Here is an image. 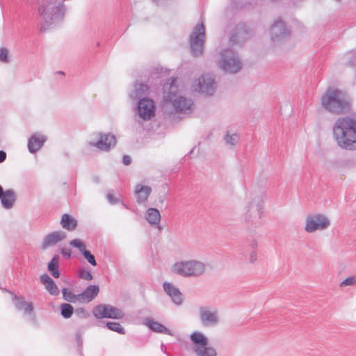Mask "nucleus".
Masks as SVG:
<instances>
[{"label": "nucleus", "mask_w": 356, "mask_h": 356, "mask_svg": "<svg viewBox=\"0 0 356 356\" xmlns=\"http://www.w3.org/2000/svg\"><path fill=\"white\" fill-rule=\"evenodd\" d=\"M177 79L171 78L163 86L162 108L165 113L188 114L193 110V102L191 98L178 94Z\"/></svg>", "instance_id": "obj_1"}, {"label": "nucleus", "mask_w": 356, "mask_h": 356, "mask_svg": "<svg viewBox=\"0 0 356 356\" xmlns=\"http://www.w3.org/2000/svg\"><path fill=\"white\" fill-rule=\"evenodd\" d=\"M333 137L337 145L345 150H356V120L339 118L333 126Z\"/></svg>", "instance_id": "obj_2"}, {"label": "nucleus", "mask_w": 356, "mask_h": 356, "mask_svg": "<svg viewBox=\"0 0 356 356\" xmlns=\"http://www.w3.org/2000/svg\"><path fill=\"white\" fill-rule=\"evenodd\" d=\"M65 8L55 0H47L38 8V21L41 31L54 27L63 18Z\"/></svg>", "instance_id": "obj_3"}, {"label": "nucleus", "mask_w": 356, "mask_h": 356, "mask_svg": "<svg viewBox=\"0 0 356 356\" xmlns=\"http://www.w3.org/2000/svg\"><path fill=\"white\" fill-rule=\"evenodd\" d=\"M321 100L322 106L332 113L341 114L349 109L350 99L348 95L337 88H328Z\"/></svg>", "instance_id": "obj_4"}, {"label": "nucleus", "mask_w": 356, "mask_h": 356, "mask_svg": "<svg viewBox=\"0 0 356 356\" xmlns=\"http://www.w3.org/2000/svg\"><path fill=\"white\" fill-rule=\"evenodd\" d=\"M264 200V193L261 191L251 192L248 195L243 213L246 222L253 224L257 219L261 218Z\"/></svg>", "instance_id": "obj_5"}, {"label": "nucleus", "mask_w": 356, "mask_h": 356, "mask_svg": "<svg viewBox=\"0 0 356 356\" xmlns=\"http://www.w3.org/2000/svg\"><path fill=\"white\" fill-rule=\"evenodd\" d=\"M205 270V264L195 259L177 261L171 267V271L173 273L186 277H200L204 273Z\"/></svg>", "instance_id": "obj_6"}, {"label": "nucleus", "mask_w": 356, "mask_h": 356, "mask_svg": "<svg viewBox=\"0 0 356 356\" xmlns=\"http://www.w3.org/2000/svg\"><path fill=\"white\" fill-rule=\"evenodd\" d=\"M219 55L217 63L221 70L229 74H235L240 71L242 62L232 48L222 49Z\"/></svg>", "instance_id": "obj_7"}, {"label": "nucleus", "mask_w": 356, "mask_h": 356, "mask_svg": "<svg viewBox=\"0 0 356 356\" xmlns=\"http://www.w3.org/2000/svg\"><path fill=\"white\" fill-rule=\"evenodd\" d=\"M189 339L196 356H218L216 350L209 346V339L203 332L195 331L190 334Z\"/></svg>", "instance_id": "obj_8"}, {"label": "nucleus", "mask_w": 356, "mask_h": 356, "mask_svg": "<svg viewBox=\"0 0 356 356\" xmlns=\"http://www.w3.org/2000/svg\"><path fill=\"white\" fill-rule=\"evenodd\" d=\"M330 226L329 218L321 213L308 214L305 220L304 230L308 234L323 232Z\"/></svg>", "instance_id": "obj_9"}, {"label": "nucleus", "mask_w": 356, "mask_h": 356, "mask_svg": "<svg viewBox=\"0 0 356 356\" xmlns=\"http://www.w3.org/2000/svg\"><path fill=\"white\" fill-rule=\"evenodd\" d=\"M191 86L195 92L206 96H211L216 92L217 83L213 74H205L195 79Z\"/></svg>", "instance_id": "obj_10"}, {"label": "nucleus", "mask_w": 356, "mask_h": 356, "mask_svg": "<svg viewBox=\"0 0 356 356\" xmlns=\"http://www.w3.org/2000/svg\"><path fill=\"white\" fill-rule=\"evenodd\" d=\"M205 29L202 22L198 23L190 35L189 43L193 56H200L204 50L205 40Z\"/></svg>", "instance_id": "obj_11"}, {"label": "nucleus", "mask_w": 356, "mask_h": 356, "mask_svg": "<svg viewBox=\"0 0 356 356\" xmlns=\"http://www.w3.org/2000/svg\"><path fill=\"white\" fill-rule=\"evenodd\" d=\"M87 144L90 147L107 152L115 145L116 138L114 135L110 133L97 132L90 136Z\"/></svg>", "instance_id": "obj_12"}, {"label": "nucleus", "mask_w": 356, "mask_h": 356, "mask_svg": "<svg viewBox=\"0 0 356 356\" xmlns=\"http://www.w3.org/2000/svg\"><path fill=\"white\" fill-rule=\"evenodd\" d=\"M199 321L204 327H214L220 323L217 308L211 306H200L198 308Z\"/></svg>", "instance_id": "obj_13"}, {"label": "nucleus", "mask_w": 356, "mask_h": 356, "mask_svg": "<svg viewBox=\"0 0 356 356\" xmlns=\"http://www.w3.org/2000/svg\"><path fill=\"white\" fill-rule=\"evenodd\" d=\"M92 314L98 319L104 318L122 319L124 316V312L120 309L107 304L97 305L93 308Z\"/></svg>", "instance_id": "obj_14"}, {"label": "nucleus", "mask_w": 356, "mask_h": 356, "mask_svg": "<svg viewBox=\"0 0 356 356\" xmlns=\"http://www.w3.org/2000/svg\"><path fill=\"white\" fill-rule=\"evenodd\" d=\"M270 39L274 44H281L286 41L290 37V31L285 24L277 19L270 27Z\"/></svg>", "instance_id": "obj_15"}, {"label": "nucleus", "mask_w": 356, "mask_h": 356, "mask_svg": "<svg viewBox=\"0 0 356 356\" xmlns=\"http://www.w3.org/2000/svg\"><path fill=\"white\" fill-rule=\"evenodd\" d=\"M137 113L146 121L150 120L155 114L154 102L149 98H142L138 102Z\"/></svg>", "instance_id": "obj_16"}, {"label": "nucleus", "mask_w": 356, "mask_h": 356, "mask_svg": "<svg viewBox=\"0 0 356 356\" xmlns=\"http://www.w3.org/2000/svg\"><path fill=\"white\" fill-rule=\"evenodd\" d=\"M17 200V195L14 190L8 189L3 191L0 185V200L1 206L5 209H12Z\"/></svg>", "instance_id": "obj_17"}, {"label": "nucleus", "mask_w": 356, "mask_h": 356, "mask_svg": "<svg viewBox=\"0 0 356 356\" xmlns=\"http://www.w3.org/2000/svg\"><path fill=\"white\" fill-rule=\"evenodd\" d=\"M165 293L170 297L173 303L180 305L183 302V295L179 289L172 283L165 282L163 284Z\"/></svg>", "instance_id": "obj_18"}, {"label": "nucleus", "mask_w": 356, "mask_h": 356, "mask_svg": "<svg viewBox=\"0 0 356 356\" xmlns=\"http://www.w3.org/2000/svg\"><path fill=\"white\" fill-rule=\"evenodd\" d=\"M66 237V234L62 231H56L47 234L43 239L41 248L46 250L52 247Z\"/></svg>", "instance_id": "obj_19"}, {"label": "nucleus", "mask_w": 356, "mask_h": 356, "mask_svg": "<svg viewBox=\"0 0 356 356\" xmlns=\"http://www.w3.org/2000/svg\"><path fill=\"white\" fill-rule=\"evenodd\" d=\"M47 138L40 133H35L28 140L29 151L33 154L38 152L44 145Z\"/></svg>", "instance_id": "obj_20"}, {"label": "nucleus", "mask_w": 356, "mask_h": 356, "mask_svg": "<svg viewBox=\"0 0 356 356\" xmlns=\"http://www.w3.org/2000/svg\"><path fill=\"white\" fill-rule=\"evenodd\" d=\"M14 305L17 310L22 311L25 315H31L33 310L31 302L25 300L24 297L13 296Z\"/></svg>", "instance_id": "obj_21"}, {"label": "nucleus", "mask_w": 356, "mask_h": 356, "mask_svg": "<svg viewBox=\"0 0 356 356\" xmlns=\"http://www.w3.org/2000/svg\"><path fill=\"white\" fill-rule=\"evenodd\" d=\"M151 192V187L148 186H144L142 184H137L135 187L134 191L136 202L138 204H143L147 200Z\"/></svg>", "instance_id": "obj_22"}, {"label": "nucleus", "mask_w": 356, "mask_h": 356, "mask_svg": "<svg viewBox=\"0 0 356 356\" xmlns=\"http://www.w3.org/2000/svg\"><path fill=\"white\" fill-rule=\"evenodd\" d=\"M147 87L143 83H135L133 88L129 92V96L133 101L140 100L142 98H145L147 94Z\"/></svg>", "instance_id": "obj_23"}, {"label": "nucleus", "mask_w": 356, "mask_h": 356, "mask_svg": "<svg viewBox=\"0 0 356 356\" xmlns=\"http://www.w3.org/2000/svg\"><path fill=\"white\" fill-rule=\"evenodd\" d=\"M99 291L97 285L88 286L81 293H80L81 303L91 302L98 294Z\"/></svg>", "instance_id": "obj_24"}, {"label": "nucleus", "mask_w": 356, "mask_h": 356, "mask_svg": "<svg viewBox=\"0 0 356 356\" xmlns=\"http://www.w3.org/2000/svg\"><path fill=\"white\" fill-rule=\"evenodd\" d=\"M145 218L152 227H158L159 229H161V227L159 226L161 214L157 209L149 208L146 211Z\"/></svg>", "instance_id": "obj_25"}, {"label": "nucleus", "mask_w": 356, "mask_h": 356, "mask_svg": "<svg viewBox=\"0 0 356 356\" xmlns=\"http://www.w3.org/2000/svg\"><path fill=\"white\" fill-rule=\"evenodd\" d=\"M40 282L45 286L47 291L52 296H57L59 294V289L53 280L47 274H43L40 276Z\"/></svg>", "instance_id": "obj_26"}, {"label": "nucleus", "mask_w": 356, "mask_h": 356, "mask_svg": "<svg viewBox=\"0 0 356 356\" xmlns=\"http://www.w3.org/2000/svg\"><path fill=\"white\" fill-rule=\"evenodd\" d=\"M145 325L151 330H152L155 332L163 333V334H165L170 335V336L173 335L172 332L169 329L165 327L162 324H161L156 321H154L152 319L147 318L146 320Z\"/></svg>", "instance_id": "obj_27"}, {"label": "nucleus", "mask_w": 356, "mask_h": 356, "mask_svg": "<svg viewBox=\"0 0 356 356\" xmlns=\"http://www.w3.org/2000/svg\"><path fill=\"white\" fill-rule=\"evenodd\" d=\"M60 224L64 229L72 231L76 228L77 222L73 217L65 213L62 216Z\"/></svg>", "instance_id": "obj_28"}, {"label": "nucleus", "mask_w": 356, "mask_h": 356, "mask_svg": "<svg viewBox=\"0 0 356 356\" xmlns=\"http://www.w3.org/2000/svg\"><path fill=\"white\" fill-rule=\"evenodd\" d=\"M58 262L59 256L56 254L48 264V270L55 278H58L60 276V273L58 270Z\"/></svg>", "instance_id": "obj_29"}, {"label": "nucleus", "mask_w": 356, "mask_h": 356, "mask_svg": "<svg viewBox=\"0 0 356 356\" xmlns=\"http://www.w3.org/2000/svg\"><path fill=\"white\" fill-rule=\"evenodd\" d=\"M62 293H63V298L66 301L72 302V303H76V302L81 303L80 293L75 295L72 291H70V290H68L66 288H64L62 289Z\"/></svg>", "instance_id": "obj_30"}, {"label": "nucleus", "mask_w": 356, "mask_h": 356, "mask_svg": "<svg viewBox=\"0 0 356 356\" xmlns=\"http://www.w3.org/2000/svg\"><path fill=\"white\" fill-rule=\"evenodd\" d=\"M239 136L235 132L227 131L224 137L225 142L227 145L230 147H234L239 141Z\"/></svg>", "instance_id": "obj_31"}, {"label": "nucleus", "mask_w": 356, "mask_h": 356, "mask_svg": "<svg viewBox=\"0 0 356 356\" xmlns=\"http://www.w3.org/2000/svg\"><path fill=\"white\" fill-rule=\"evenodd\" d=\"M74 312L73 307L68 303H63L60 305V314L64 318H69Z\"/></svg>", "instance_id": "obj_32"}, {"label": "nucleus", "mask_w": 356, "mask_h": 356, "mask_svg": "<svg viewBox=\"0 0 356 356\" xmlns=\"http://www.w3.org/2000/svg\"><path fill=\"white\" fill-rule=\"evenodd\" d=\"M106 327L108 329L116 332L121 334H125V330L124 327L119 323L116 322H108L106 323Z\"/></svg>", "instance_id": "obj_33"}, {"label": "nucleus", "mask_w": 356, "mask_h": 356, "mask_svg": "<svg viewBox=\"0 0 356 356\" xmlns=\"http://www.w3.org/2000/svg\"><path fill=\"white\" fill-rule=\"evenodd\" d=\"M245 34L244 32L239 30V28L237 27L236 32L233 33L230 38H229V42L232 44H238L240 43L241 40L240 38H242V36Z\"/></svg>", "instance_id": "obj_34"}, {"label": "nucleus", "mask_w": 356, "mask_h": 356, "mask_svg": "<svg viewBox=\"0 0 356 356\" xmlns=\"http://www.w3.org/2000/svg\"><path fill=\"white\" fill-rule=\"evenodd\" d=\"M70 245L72 247L77 248L81 254L83 252L84 250H86V245L80 239L75 238L70 241Z\"/></svg>", "instance_id": "obj_35"}, {"label": "nucleus", "mask_w": 356, "mask_h": 356, "mask_svg": "<svg viewBox=\"0 0 356 356\" xmlns=\"http://www.w3.org/2000/svg\"><path fill=\"white\" fill-rule=\"evenodd\" d=\"M356 284V275L350 276L340 282V287L351 286Z\"/></svg>", "instance_id": "obj_36"}, {"label": "nucleus", "mask_w": 356, "mask_h": 356, "mask_svg": "<svg viewBox=\"0 0 356 356\" xmlns=\"http://www.w3.org/2000/svg\"><path fill=\"white\" fill-rule=\"evenodd\" d=\"M85 259L90 263L92 266H95L97 265V262L95 258V256L91 254L89 250H84L82 253Z\"/></svg>", "instance_id": "obj_37"}, {"label": "nucleus", "mask_w": 356, "mask_h": 356, "mask_svg": "<svg viewBox=\"0 0 356 356\" xmlns=\"http://www.w3.org/2000/svg\"><path fill=\"white\" fill-rule=\"evenodd\" d=\"M79 276L80 278L86 280V281H90L92 280V275L91 273L86 269H80L79 270Z\"/></svg>", "instance_id": "obj_38"}, {"label": "nucleus", "mask_w": 356, "mask_h": 356, "mask_svg": "<svg viewBox=\"0 0 356 356\" xmlns=\"http://www.w3.org/2000/svg\"><path fill=\"white\" fill-rule=\"evenodd\" d=\"M0 61L4 63H8L10 62L8 51L6 48L0 49Z\"/></svg>", "instance_id": "obj_39"}, {"label": "nucleus", "mask_w": 356, "mask_h": 356, "mask_svg": "<svg viewBox=\"0 0 356 356\" xmlns=\"http://www.w3.org/2000/svg\"><path fill=\"white\" fill-rule=\"evenodd\" d=\"M75 314L81 318H87L90 314L84 308H78L75 311Z\"/></svg>", "instance_id": "obj_40"}, {"label": "nucleus", "mask_w": 356, "mask_h": 356, "mask_svg": "<svg viewBox=\"0 0 356 356\" xmlns=\"http://www.w3.org/2000/svg\"><path fill=\"white\" fill-rule=\"evenodd\" d=\"M348 58H350V63L353 65H356V51H350L347 54Z\"/></svg>", "instance_id": "obj_41"}, {"label": "nucleus", "mask_w": 356, "mask_h": 356, "mask_svg": "<svg viewBox=\"0 0 356 356\" xmlns=\"http://www.w3.org/2000/svg\"><path fill=\"white\" fill-rule=\"evenodd\" d=\"M106 198L108 200V202L112 204H116L120 201L119 199L115 197L114 195L111 193H108L106 195Z\"/></svg>", "instance_id": "obj_42"}, {"label": "nucleus", "mask_w": 356, "mask_h": 356, "mask_svg": "<svg viewBox=\"0 0 356 356\" xmlns=\"http://www.w3.org/2000/svg\"><path fill=\"white\" fill-rule=\"evenodd\" d=\"M257 259V254L256 250H252L248 257V261L250 263H254Z\"/></svg>", "instance_id": "obj_43"}, {"label": "nucleus", "mask_w": 356, "mask_h": 356, "mask_svg": "<svg viewBox=\"0 0 356 356\" xmlns=\"http://www.w3.org/2000/svg\"><path fill=\"white\" fill-rule=\"evenodd\" d=\"M61 254L64 257L70 258L71 257V250L70 249L63 248L61 250Z\"/></svg>", "instance_id": "obj_44"}, {"label": "nucleus", "mask_w": 356, "mask_h": 356, "mask_svg": "<svg viewBox=\"0 0 356 356\" xmlns=\"http://www.w3.org/2000/svg\"><path fill=\"white\" fill-rule=\"evenodd\" d=\"M122 162L125 165H128L131 163V159L129 156L128 155H124L122 158Z\"/></svg>", "instance_id": "obj_45"}, {"label": "nucleus", "mask_w": 356, "mask_h": 356, "mask_svg": "<svg viewBox=\"0 0 356 356\" xmlns=\"http://www.w3.org/2000/svg\"><path fill=\"white\" fill-rule=\"evenodd\" d=\"M250 248L252 249V250H255L257 248V241L256 240H252L250 241L249 244Z\"/></svg>", "instance_id": "obj_46"}, {"label": "nucleus", "mask_w": 356, "mask_h": 356, "mask_svg": "<svg viewBox=\"0 0 356 356\" xmlns=\"http://www.w3.org/2000/svg\"><path fill=\"white\" fill-rule=\"evenodd\" d=\"M6 159V153L4 151H0V163L3 162Z\"/></svg>", "instance_id": "obj_47"}, {"label": "nucleus", "mask_w": 356, "mask_h": 356, "mask_svg": "<svg viewBox=\"0 0 356 356\" xmlns=\"http://www.w3.org/2000/svg\"><path fill=\"white\" fill-rule=\"evenodd\" d=\"M122 204L123 207H124L126 209H128V207H127V205L126 204L122 203Z\"/></svg>", "instance_id": "obj_48"}, {"label": "nucleus", "mask_w": 356, "mask_h": 356, "mask_svg": "<svg viewBox=\"0 0 356 356\" xmlns=\"http://www.w3.org/2000/svg\"><path fill=\"white\" fill-rule=\"evenodd\" d=\"M161 350H162V351L165 352V350H164V346H163V344H162V345H161Z\"/></svg>", "instance_id": "obj_49"}]
</instances>
